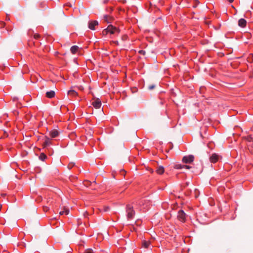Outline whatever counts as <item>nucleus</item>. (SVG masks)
Here are the masks:
<instances>
[{"instance_id":"473e14b6","label":"nucleus","mask_w":253,"mask_h":253,"mask_svg":"<svg viewBox=\"0 0 253 253\" xmlns=\"http://www.w3.org/2000/svg\"><path fill=\"white\" fill-rule=\"evenodd\" d=\"M122 171H123V172H124V173H125V172H125V171L124 170H122Z\"/></svg>"},{"instance_id":"2eb2a0df","label":"nucleus","mask_w":253,"mask_h":253,"mask_svg":"<svg viewBox=\"0 0 253 253\" xmlns=\"http://www.w3.org/2000/svg\"><path fill=\"white\" fill-rule=\"evenodd\" d=\"M164 168L162 166H159L156 170L157 173L159 174H162L164 172Z\"/></svg>"},{"instance_id":"4468645a","label":"nucleus","mask_w":253,"mask_h":253,"mask_svg":"<svg viewBox=\"0 0 253 253\" xmlns=\"http://www.w3.org/2000/svg\"><path fill=\"white\" fill-rule=\"evenodd\" d=\"M79 47L77 45H73L70 48V51L72 53L75 54L78 51Z\"/></svg>"},{"instance_id":"4be33fe9","label":"nucleus","mask_w":253,"mask_h":253,"mask_svg":"<svg viewBox=\"0 0 253 253\" xmlns=\"http://www.w3.org/2000/svg\"><path fill=\"white\" fill-rule=\"evenodd\" d=\"M138 53L140 54H142V55H144L146 53V52L145 50H140L139 51H138Z\"/></svg>"},{"instance_id":"a878e982","label":"nucleus","mask_w":253,"mask_h":253,"mask_svg":"<svg viewBox=\"0 0 253 253\" xmlns=\"http://www.w3.org/2000/svg\"><path fill=\"white\" fill-rule=\"evenodd\" d=\"M247 139L249 141H250V142L253 141V138L251 136L248 137Z\"/></svg>"},{"instance_id":"7ed1b4c3","label":"nucleus","mask_w":253,"mask_h":253,"mask_svg":"<svg viewBox=\"0 0 253 253\" xmlns=\"http://www.w3.org/2000/svg\"><path fill=\"white\" fill-rule=\"evenodd\" d=\"M177 218L180 221L182 222H185L186 218V214L184 212V211L183 210H180L178 211L177 214Z\"/></svg>"},{"instance_id":"7c9ffc66","label":"nucleus","mask_w":253,"mask_h":253,"mask_svg":"<svg viewBox=\"0 0 253 253\" xmlns=\"http://www.w3.org/2000/svg\"><path fill=\"white\" fill-rule=\"evenodd\" d=\"M229 2H230V3L233 2L234 0H227Z\"/></svg>"},{"instance_id":"aec40b11","label":"nucleus","mask_w":253,"mask_h":253,"mask_svg":"<svg viewBox=\"0 0 253 253\" xmlns=\"http://www.w3.org/2000/svg\"><path fill=\"white\" fill-rule=\"evenodd\" d=\"M84 253H93V251L91 249H88L85 251Z\"/></svg>"},{"instance_id":"b1692460","label":"nucleus","mask_w":253,"mask_h":253,"mask_svg":"<svg viewBox=\"0 0 253 253\" xmlns=\"http://www.w3.org/2000/svg\"><path fill=\"white\" fill-rule=\"evenodd\" d=\"M109 210H110V208L109 207H104L103 210L104 211H109Z\"/></svg>"},{"instance_id":"c756f323","label":"nucleus","mask_w":253,"mask_h":253,"mask_svg":"<svg viewBox=\"0 0 253 253\" xmlns=\"http://www.w3.org/2000/svg\"><path fill=\"white\" fill-rule=\"evenodd\" d=\"M4 26H5V23L2 22L1 23V27Z\"/></svg>"},{"instance_id":"393cba45","label":"nucleus","mask_w":253,"mask_h":253,"mask_svg":"<svg viewBox=\"0 0 253 253\" xmlns=\"http://www.w3.org/2000/svg\"><path fill=\"white\" fill-rule=\"evenodd\" d=\"M43 209L45 211H47L49 210V208L46 206H43Z\"/></svg>"},{"instance_id":"6e6552de","label":"nucleus","mask_w":253,"mask_h":253,"mask_svg":"<svg viewBox=\"0 0 253 253\" xmlns=\"http://www.w3.org/2000/svg\"><path fill=\"white\" fill-rule=\"evenodd\" d=\"M98 22L96 20L90 21L88 22V28L92 30H95V26L98 25Z\"/></svg>"},{"instance_id":"39448f33","label":"nucleus","mask_w":253,"mask_h":253,"mask_svg":"<svg viewBox=\"0 0 253 253\" xmlns=\"http://www.w3.org/2000/svg\"><path fill=\"white\" fill-rule=\"evenodd\" d=\"M194 160V157L192 155L186 156L183 157L182 162L183 163L190 164L193 162Z\"/></svg>"},{"instance_id":"cd10ccee","label":"nucleus","mask_w":253,"mask_h":253,"mask_svg":"<svg viewBox=\"0 0 253 253\" xmlns=\"http://www.w3.org/2000/svg\"><path fill=\"white\" fill-rule=\"evenodd\" d=\"M1 196L3 197H4L5 196H6V194L5 193H2L1 194Z\"/></svg>"},{"instance_id":"423d86ee","label":"nucleus","mask_w":253,"mask_h":253,"mask_svg":"<svg viewBox=\"0 0 253 253\" xmlns=\"http://www.w3.org/2000/svg\"><path fill=\"white\" fill-rule=\"evenodd\" d=\"M44 141L42 144V146L43 148H46L47 147L52 144L51 141L48 136H44Z\"/></svg>"},{"instance_id":"20e7f679","label":"nucleus","mask_w":253,"mask_h":253,"mask_svg":"<svg viewBox=\"0 0 253 253\" xmlns=\"http://www.w3.org/2000/svg\"><path fill=\"white\" fill-rule=\"evenodd\" d=\"M221 159V156L216 154L213 153L210 157V161L212 163H215Z\"/></svg>"},{"instance_id":"f3484780","label":"nucleus","mask_w":253,"mask_h":253,"mask_svg":"<svg viewBox=\"0 0 253 253\" xmlns=\"http://www.w3.org/2000/svg\"><path fill=\"white\" fill-rule=\"evenodd\" d=\"M68 94L70 96L74 97L78 95V93L74 90H70L68 91Z\"/></svg>"},{"instance_id":"412c9836","label":"nucleus","mask_w":253,"mask_h":253,"mask_svg":"<svg viewBox=\"0 0 253 253\" xmlns=\"http://www.w3.org/2000/svg\"><path fill=\"white\" fill-rule=\"evenodd\" d=\"M40 37H41V36L39 34H35L34 35V39H36V40L40 39Z\"/></svg>"},{"instance_id":"5701e85b","label":"nucleus","mask_w":253,"mask_h":253,"mask_svg":"<svg viewBox=\"0 0 253 253\" xmlns=\"http://www.w3.org/2000/svg\"><path fill=\"white\" fill-rule=\"evenodd\" d=\"M155 87V85L154 84H152V85H150L148 86V89L149 90H152V89H154Z\"/></svg>"},{"instance_id":"f03ea898","label":"nucleus","mask_w":253,"mask_h":253,"mask_svg":"<svg viewBox=\"0 0 253 253\" xmlns=\"http://www.w3.org/2000/svg\"><path fill=\"white\" fill-rule=\"evenodd\" d=\"M126 212L128 219H132L135 215V211L133 207L130 205H127L126 207Z\"/></svg>"},{"instance_id":"a211bd4d","label":"nucleus","mask_w":253,"mask_h":253,"mask_svg":"<svg viewBox=\"0 0 253 253\" xmlns=\"http://www.w3.org/2000/svg\"><path fill=\"white\" fill-rule=\"evenodd\" d=\"M104 19L105 21L109 23H110L111 20H112V17L108 15H104Z\"/></svg>"},{"instance_id":"ddd939ff","label":"nucleus","mask_w":253,"mask_h":253,"mask_svg":"<svg viewBox=\"0 0 253 253\" xmlns=\"http://www.w3.org/2000/svg\"><path fill=\"white\" fill-rule=\"evenodd\" d=\"M150 242L144 240L142 242V247L146 249H148L150 247Z\"/></svg>"},{"instance_id":"f8f14e48","label":"nucleus","mask_w":253,"mask_h":253,"mask_svg":"<svg viewBox=\"0 0 253 253\" xmlns=\"http://www.w3.org/2000/svg\"><path fill=\"white\" fill-rule=\"evenodd\" d=\"M55 95V92L53 90H50L46 92V97L48 98H52Z\"/></svg>"},{"instance_id":"c85d7f7f","label":"nucleus","mask_w":253,"mask_h":253,"mask_svg":"<svg viewBox=\"0 0 253 253\" xmlns=\"http://www.w3.org/2000/svg\"><path fill=\"white\" fill-rule=\"evenodd\" d=\"M198 3L199 2H197V4H195L193 5V7H194V8L196 7Z\"/></svg>"},{"instance_id":"bb28decb","label":"nucleus","mask_w":253,"mask_h":253,"mask_svg":"<svg viewBox=\"0 0 253 253\" xmlns=\"http://www.w3.org/2000/svg\"><path fill=\"white\" fill-rule=\"evenodd\" d=\"M169 145H170V149H171L173 147V145L171 143H170Z\"/></svg>"},{"instance_id":"0eeeda50","label":"nucleus","mask_w":253,"mask_h":253,"mask_svg":"<svg viewBox=\"0 0 253 253\" xmlns=\"http://www.w3.org/2000/svg\"><path fill=\"white\" fill-rule=\"evenodd\" d=\"M92 105L95 108L99 109L101 106V100L99 98H97L92 102Z\"/></svg>"},{"instance_id":"dca6fc26","label":"nucleus","mask_w":253,"mask_h":253,"mask_svg":"<svg viewBox=\"0 0 253 253\" xmlns=\"http://www.w3.org/2000/svg\"><path fill=\"white\" fill-rule=\"evenodd\" d=\"M69 211H70L68 208H64L63 211H60L59 214L60 215H67L69 213Z\"/></svg>"},{"instance_id":"6ab92c4d","label":"nucleus","mask_w":253,"mask_h":253,"mask_svg":"<svg viewBox=\"0 0 253 253\" xmlns=\"http://www.w3.org/2000/svg\"><path fill=\"white\" fill-rule=\"evenodd\" d=\"M39 158L40 160L44 161L47 158V156L44 153H42L40 155Z\"/></svg>"},{"instance_id":"9b49d317","label":"nucleus","mask_w":253,"mask_h":253,"mask_svg":"<svg viewBox=\"0 0 253 253\" xmlns=\"http://www.w3.org/2000/svg\"><path fill=\"white\" fill-rule=\"evenodd\" d=\"M59 135V132L55 129L52 130L49 132V136L51 138H55Z\"/></svg>"},{"instance_id":"9d476101","label":"nucleus","mask_w":253,"mask_h":253,"mask_svg":"<svg viewBox=\"0 0 253 253\" xmlns=\"http://www.w3.org/2000/svg\"><path fill=\"white\" fill-rule=\"evenodd\" d=\"M192 167L191 166H187V165H181V164H177V165H175V166H174V168L176 169H182L183 168H186L187 169H190Z\"/></svg>"},{"instance_id":"f257e3e1","label":"nucleus","mask_w":253,"mask_h":253,"mask_svg":"<svg viewBox=\"0 0 253 253\" xmlns=\"http://www.w3.org/2000/svg\"><path fill=\"white\" fill-rule=\"evenodd\" d=\"M120 32L119 28L113 26L112 25H109L107 28L102 31V35L106 36L108 34L111 35L118 34Z\"/></svg>"},{"instance_id":"1a4fd4ad","label":"nucleus","mask_w":253,"mask_h":253,"mask_svg":"<svg viewBox=\"0 0 253 253\" xmlns=\"http://www.w3.org/2000/svg\"><path fill=\"white\" fill-rule=\"evenodd\" d=\"M247 25V21L245 19L241 18L238 21V25L242 27L245 28Z\"/></svg>"},{"instance_id":"2f4dec72","label":"nucleus","mask_w":253,"mask_h":253,"mask_svg":"<svg viewBox=\"0 0 253 253\" xmlns=\"http://www.w3.org/2000/svg\"><path fill=\"white\" fill-rule=\"evenodd\" d=\"M114 42L115 43V44L118 45L119 44V42L118 41H115Z\"/></svg>"}]
</instances>
